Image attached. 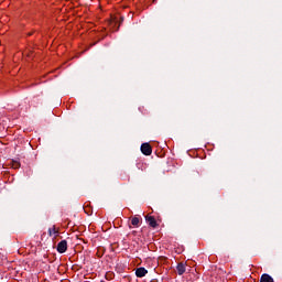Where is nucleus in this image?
<instances>
[{
	"mask_svg": "<svg viewBox=\"0 0 282 282\" xmlns=\"http://www.w3.org/2000/svg\"><path fill=\"white\" fill-rule=\"evenodd\" d=\"M58 234H59V229L56 228V225H53L51 228H48L50 237H54V239H56V237H58Z\"/></svg>",
	"mask_w": 282,
	"mask_h": 282,
	"instance_id": "obj_5",
	"label": "nucleus"
},
{
	"mask_svg": "<svg viewBox=\"0 0 282 282\" xmlns=\"http://www.w3.org/2000/svg\"><path fill=\"white\" fill-rule=\"evenodd\" d=\"M147 274H149V271L147 269H144L143 267L138 268L135 270V276H138V279H142V278L147 276Z\"/></svg>",
	"mask_w": 282,
	"mask_h": 282,
	"instance_id": "obj_3",
	"label": "nucleus"
},
{
	"mask_svg": "<svg viewBox=\"0 0 282 282\" xmlns=\"http://www.w3.org/2000/svg\"><path fill=\"white\" fill-rule=\"evenodd\" d=\"M176 271H177V274H180V276H182V274H184V272H186V264H184L183 262H180L176 265Z\"/></svg>",
	"mask_w": 282,
	"mask_h": 282,
	"instance_id": "obj_7",
	"label": "nucleus"
},
{
	"mask_svg": "<svg viewBox=\"0 0 282 282\" xmlns=\"http://www.w3.org/2000/svg\"><path fill=\"white\" fill-rule=\"evenodd\" d=\"M145 221L151 226V228H158V220L153 216H145Z\"/></svg>",
	"mask_w": 282,
	"mask_h": 282,
	"instance_id": "obj_4",
	"label": "nucleus"
},
{
	"mask_svg": "<svg viewBox=\"0 0 282 282\" xmlns=\"http://www.w3.org/2000/svg\"><path fill=\"white\" fill-rule=\"evenodd\" d=\"M141 152L143 155H151V153H153V148H151L150 143H142Z\"/></svg>",
	"mask_w": 282,
	"mask_h": 282,
	"instance_id": "obj_1",
	"label": "nucleus"
},
{
	"mask_svg": "<svg viewBox=\"0 0 282 282\" xmlns=\"http://www.w3.org/2000/svg\"><path fill=\"white\" fill-rule=\"evenodd\" d=\"M10 164L13 169H21V163L19 161L12 160Z\"/></svg>",
	"mask_w": 282,
	"mask_h": 282,
	"instance_id": "obj_9",
	"label": "nucleus"
},
{
	"mask_svg": "<svg viewBox=\"0 0 282 282\" xmlns=\"http://www.w3.org/2000/svg\"><path fill=\"white\" fill-rule=\"evenodd\" d=\"M141 221H142V217H140V216H133V217L131 218V226H133V228H139Z\"/></svg>",
	"mask_w": 282,
	"mask_h": 282,
	"instance_id": "obj_6",
	"label": "nucleus"
},
{
	"mask_svg": "<svg viewBox=\"0 0 282 282\" xmlns=\"http://www.w3.org/2000/svg\"><path fill=\"white\" fill-rule=\"evenodd\" d=\"M57 252H59V254L67 252V240H62L57 243Z\"/></svg>",
	"mask_w": 282,
	"mask_h": 282,
	"instance_id": "obj_2",
	"label": "nucleus"
},
{
	"mask_svg": "<svg viewBox=\"0 0 282 282\" xmlns=\"http://www.w3.org/2000/svg\"><path fill=\"white\" fill-rule=\"evenodd\" d=\"M260 282H274V279L268 273H263L260 278Z\"/></svg>",
	"mask_w": 282,
	"mask_h": 282,
	"instance_id": "obj_8",
	"label": "nucleus"
}]
</instances>
